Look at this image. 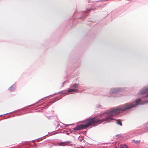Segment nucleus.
<instances>
[{
	"instance_id": "f257e3e1",
	"label": "nucleus",
	"mask_w": 148,
	"mask_h": 148,
	"mask_svg": "<svg viewBox=\"0 0 148 148\" xmlns=\"http://www.w3.org/2000/svg\"><path fill=\"white\" fill-rule=\"evenodd\" d=\"M135 106H136V101L130 104L126 103L119 106L114 110L105 112L101 114V117L102 118H104L102 119L99 120L97 117L88 118L84 121V123L86 124L84 125H79L74 128L73 130L75 131H77L85 129L96 123L99 122L101 123L105 121L110 122V120L113 119L112 116L118 114L121 112L130 109Z\"/></svg>"
},
{
	"instance_id": "f03ea898",
	"label": "nucleus",
	"mask_w": 148,
	"mask_h": 148,
	"mask_svg": "<svg viewBox=\"0 0 148 148\" xmlns=\"http://www.w3.org/2000/svg\"><path fill=\"white\" fill-rule=\"evenodd\" d=\"M147 93V94L145 96V97H148V88H144L142 89L140 92V94L143 95Z\"/></svg>"
},
{
	"instance_id": "7ed1b4c3",
	"label": "nucleus",
	"mask_w": 148,
	"mask_h": 148,
	"mask_svg": "<svg viewBox=\"0 0 148 148\" xmlns=\"http://www.w3.org/2000/svg\"><path fill=\"white\" fill-rule=\"evenodd\" d=\"M70 143V142L69 141L65 142L58 143V145H59V146H64L65 145H67L68 144H69Z\"/></svg>"
},
{
	"instance_id": "20e7f679",
	"label": "nucleus",
	"mask_w": 148,
	"mask_h": 148,
	"mask_svg": "<svg viewBox=\"0 0 148 148\" xmlns=\"http://www.w3.org/2000/svg\"><path fill=\"white\" fill-rule=\"evenodd\" d=\"M78 91V89H70L68 90V92H77Z\"/></svg>"
},
{
	"instance_id": "39448f33",
	"label": "nucleus",
	"mask_w": 148,
	"mask_h": 148,
	"mask_svg": "<svg viewBox=\"0 0 148 148\" xmlns=\"http://www.w3.org/2000/svg\"><path fill=\"white\" fill-rule=\"evenodd\" d=\"M16 86L15 85L12 86L9 88V90L11 91H13L15 89Z\"/></svg>"
},
{
	"instance_id": "423d86ee",
	"label": "nucleus",
	"mask_w": 148,
	"mask_h": 148,
	"mask_svg": "<svg viewBox=\"0 0 148 148\" xmlns=\"http://www.w3.org/2000/svg\"><path fill=\"white\" fill-rule=\"evenodd\" d=\"M117 124L120 125L121 126H122V124L121 121L120 119H118L117 120Z\"/></svg>"
},
{
	"instance_id": "0eeeda50",
	"label": "nucleus",
	"mask_w": 148,
	"mask_h": 148,
	"mask_svg": "<svg viewBox=\"0 0 148 148\" xmlns=\"http://www.w3.org/2000/svg\"><path fill=\"white\" fill-rule=\"evenodd\" d=\"M78 86V84H73L71 87L72 88H77Z\"/></svg>"
},
{
	"instance_id": "6e6552de",
	"label": "nucleus",
	"mask_w": 148,
	"mask_h": 148,
	"mask_svg": "<svg viewBox=\"0 0 148 148\" xmlns=\"http://www.w3.org/2000/svg\"><path fill=\"white\" fill-rule=\"evenodd\" d=\"M121 148H127V146L125 145H121Z\"/></svg>"
},
{
	"instance_id": "1a4fd4ad",
	"label": "nucleus",
	"mask_w": 148,
	"mask_h": 148,
	"mask_svg": "<svg viewBox=\"0 0 148 148\" xmlns=\"http://www.w3.org/2000/svg\"><path fill=\"white\" fill-rule=\"evenodd\" d=\"M133 142L135 143H139V142H140V141H135L134 140Z\"/></svg>"
},
{
	"instance_id": "9d476101",
	"label": "nucleus",
	"mask_w": 148,
	"mask_h": 148,
	"mask_svg": "<svg viewBox=\"0 0 148 148\" xmlns=\"http://www.w3.org/2000/svg\"><path fill=\"white\" fill-rule=\"evenodd\" d=\"M148 102L145 101L144 103H147Z\"/></svg>"
}]
</instances>
